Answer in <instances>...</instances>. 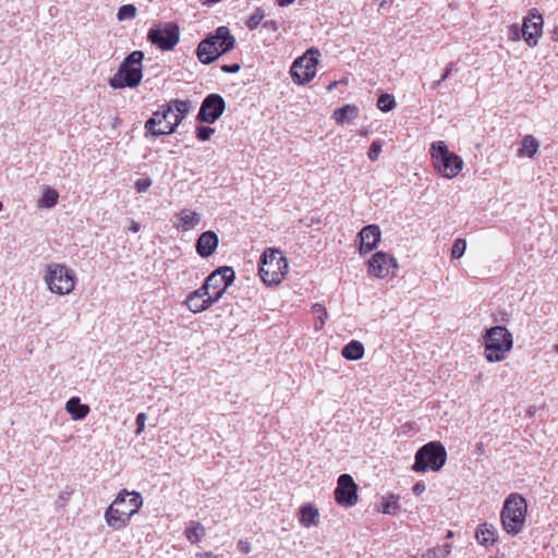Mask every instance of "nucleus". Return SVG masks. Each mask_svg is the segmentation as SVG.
Wrapping results in <instances>:
<instances>
[{"label": "nucleus", "instance_id": "1", "mask_svg": "<svg viewBox=\"0 0 558 558\" xmlns=\"http://www.w3.org/2000/svg\"><path fill=\"white\" fill-rule=\"evenodd\" d=\"M191 108V101L183 99H171L160 105L144 124L145 137L157 138L173 134L190 113Z\"/></svg>", "mask_w": 558, "mask_h": 558}, {"label": "nucleus", "instance_id": "2", "mask_svg": "<svg viewBox=\"0 0 558 558\" xmlns=\"http://www.w3.org/2000/svg\"><path fill=\"white\" fill-rule=\"evenodd\" d=\"M142 506L143 497L140 493L121 489L106 509L105 521L114 531L123 530L130 524L131 518L138 513Z\"/></svg>", "mask_w": 558, "mask_h": 558}, {"label": "nucleus", "instance_id": "3", "mask_svg": "<svg viewBox=\"0 0 558 558\" xmlns=\"http://www.w3.org/2000/svg\"><path fill=\"white\" fill-rule=\"evenodd\" d=\"M235 41V37L227 26H219L214 34L198 44L196 56L203 64H210L223 53L232 50Z\"/></svg>", "mask_w": 558, "mask_h": 558}, {"label": "nucleus", "instance_id": "4", "mask_svg": "<svg viewBox=\"0 0 558 558\" xmlns=\"http://www.w3.org/2000/svg\"><path fill=\"white\" fill-rule=\"evenodd\" d=\"M143 59L144 52L141 50L132 51L120 64L117 73L109 78V86L113 89L125 87H137L143 78Z\"/></svg>", "mask_w": 558, "mask_h": 558}, {"label": "nucleus", "instance_id": "5", "mask_svg": "<svg viewBox=\"0 0 558 558\" xmlns=\"http://www.w3.org/2000/svg\"><path fill=\"white\" fill-rule=\"evenodd\" d=\"M288 270V259L280 250L268 247L264 251L259 260L258 275L266 286L280 284Z\"/></svg>", "mask_w": 558, "mask_h": 558}, {"label": "nucleus", "instance_id": "6", "mask_svg": "<svg viewBox=\"0 0 558 558\" xmlns=\"http://www.w3.org/2000/svg\"><path fill=\"white\" fill-rule=\"evenodd\" d=\"M526 514V499L519 493L510 494L506 498L500 512V521L504 531L510 535L519 534L524 529Z\"/></svg>", "mask_w": 558, "mask_h": 558}, {"label": "nucleus", "instance_id": "7", "mask_svg": "<svg viewBox=\"0 0 558 558\" xmlns=\"http://www.w3.org/2000/svg\"><path fill=\"white\" fill-rule=\"evenodd\" d=\"M483 344L489 363L501 362L513 347V336L505 326H494L485 331Z\"/></svg>", "mask_w": 558, "mask_h": 558}, {"label": "nucleus", "instance_id": "8", "mask_svg": "<svg viewBox=\"0 0 558 558\" xmlns=\"http://www.w3.org/2000/svg\"><path fill=\"white\" fill-rule=\"evenodd\" d=\"M429 154L435 172L445 179L458 177L463 169V159L450 151L444 141L432 143Z\"/></svg>", "mask_w": 558, "mask_h": 558}, {"label": "nucleus", "instance_id": "9", "mask_svg": "<svg viewBox=\"0 0 558 558\" xmlns=\"http://www.w3.org/2000/svg\"><path fill=\"white\" fill-rule=\"evenodd\" d=\"M44 281L51 293L66 295L75 289L76 275L64 264L51 263L45 268Z\"/></svg>", "mask_w": 558, "mask_h": 558}, {"label": "nucleus", "instance_id": "10", "mask_svg": "<svg viewBox=\"0 0 558 558\" xmlns=\"http://www.w3.org/2000/svg\"><path fill=\"white\" fill-rule=\"evenodd\" d=\"M447 461V451L439 441H430L422 446L415 453L411 470L416 473L438 472Z\"/></svg>", "mask_w": 558, "mask_h": 558}, {"label": "nucleus", "instance_id": "11", "mask_svg": "<svg viewBox=\"0 0 558 558\" xmlns=\"http://www.w3.org/2000/svg\"><path fill=\"white\" fill-rule=\"evenodd\" d=\"M319 56L318 49L310 48L293 61L290 68V75L296 85H305L315 77Z\"/></svg>", "mask_w": 558, "mask_h": 558}, {"label": "nucleus", "instance_id": "12", "mask_svg": "<svg viewBox=\"0 0 558 558\" xmlns=\"http://www.w3.org/2000/svg\"><path fill=\"white\" fill-rule=\"evenodd\" d=\"M234 270L229 266H222L214 270L205 280L202 289L215 303H217L227 289L233 283Z\"/></svg>", "mask_w": 558, "mask_h": 558}, {"label": "nucleus", "instance_id": "13", "mask_svg": "<svg viewBox=\"0 0 558 558\" xmlns=\"http://www.w3.org/2000/svg\"><path fill=\"white\" fill-rule=\"evenodd\" d=\"M359 486L350 474H341L333 492L336 502L343 508H352L359 501Z\"/></svg>", "mask_w": 558, "mask_h": 558}, {"label": "nucleus", "instance_id": "14", "mask_svg": "<svg viewBox=\"0 0 558 558\" xmlns=\"http://www.w3.org/2000/svg\"><path fill=\"white\" fill-rule=\"evenodd\" d=\"M225 109V99L219 94H209L203 100L196 119L199 122L211 124L222 116Z\"/></svg>", "mask_w": 558, "mask_h": 558}, {"label": "nucleus", "instance_id": "15", "mask_svg": "<svg viewBox=\"0 0 558 558\" xmlns=\"http://www.w3.org/2000/svg\"><path fill=\"white\" fill-rule=\"evenodd\" d=\"M398 267L396 258L384 252H376L367 262V272L376 278H387Z\"/></svg>", "mask_w": 558, "mask_h": 558}, {"label": "nucleus", "instance_id": "16", "mask_svg": "<svg viewBox=\"0 0 558 558\" xmlns=\"http://www.w3.org/2000/svg\"><path fill=\"white\" fill-rule=\"evenodd\" d=\"M147 39L159 49L167 51L173 49L179 43L180 34L177 26L168 25L163 28H150Z\"/></svg>", "mask_w": 558, "mask_h": 558}, {"label": "nucleus", "instance_id": "17", "mask_svg": "<svg viewBox=\"0 0 558 558\" xmlns=\"http://www.w3.org/2000/svg\"><path fill=\"white\" fill-rule=\"evenodd\" d=\"M543 34V16L536 10L530 11L529 16L524 17L522 24V36L530 47H535L538 44Z\"/></svg>", "mask_w": 558, "mask_h": 558}, {"label": "nucleus", "instance_id": "18", "mask_svg": "<svg viewBox=\"0 0 558 558\" xmlns=\"http://www.w3.org/2000/svg\"><path fill=\"white\" fill-rule=\"evenodd\" d=\"M361 255L367 254L377 247L381 239V231L377 225H368L359 232Z\"/></svg>", "mask_w": 558, "mask_h": 558}, {"label": "nucleus", "instance_id": "19", "mask_svg": "<svg viewBox=\"0 0 558 558\" xmlns=\"http://www.w3.org/2000/svg\"><path fill=\"white\" fill-rule=\"evenodd\" d=\"M202 287L187 294L184 305L194 314L202 313L210 308L215 302L208 296Z\"/></svg>", "mask_w": 558, "mask_h": 558}, {"label": "nucleus", "instance_id": "20", "mask_svg": "<svg viewBox=\"0 0 558 558\" xmlns=\"http://www.w3.org/2000/svg\"><path fill=\"white\" fill-rule=\"evenodd\" d=\"M218 243V235L214 231H205L196 242V252L201 257H209L216 251Z\"/></svg>", "mask_w": 558, "mask_h": 558}, {"label": "nucleus", "instance_id": "21", "mask_svg": "<svg viewBox=\"0 0 558 558\" xmlns=\"http://www.w3.org/2000/svg\"><path fill=\"white\" fill-rule=\"evenodd\" d=\"M299 522L304 527L316 526L319 523V511L312 504H304L299 509Z\"/></svg>", "mask_w": 558, "mask_h": 558}, {"label": "nucleus", "instance_id": "22", "mask_svg": "<svg viewBox=\"0 0 558 558\" xmlns=\"http://www.w3.org/2000/svg\"><path fill=\"white\" fill-rule=\"evenodd\" d=\"M475 538L483 546H492L497 541V530L493 524H480L475 532Z\"/></svg>", "mask_w": 558, "mask_h": 558}, {"label": "nucleus", "instance_id": "23", "mask_svg": "<svg viewBox=\"0 0 558 558\" xmlns=\"http://www.w3.org/2000/svg\"><path fill=\"white\" fill-rule=\"evenodd\" d=\"M179 223L177 229L190 231L194 229L201 221V215L194 210L183 209L179 213Z\"/></svg>", "mask_w": 558, "mask_h": 558}, {"label": "nucleus", "instance_id": "24", "mask_svg": "<svg viewBox=\"0 0 558 558\" xmlns=\"http://www.w3.org/2000/svg\"><path fill=\"white\" fill-rule=\"evenodd\" d=\"M65 410L75 421L85 418L90 411L87 404L81 403L78 397H72L69 399L65 403Z\"/></svg>", "mask_w": 558, "mask_h": 558}, {"label": "nucleus", "instance_id": "25", "mask_svg": "<svg viewBox=\"0 0 558 558\" xmlns=\"http://www.w3.org/2000/svg\"><path fill=\"white\" fill-rule=\"evenodd\" d=\"M359 108L355 105H345L333 111L332 118L337 124H344L356 119Z\"/></svg>", "mask_w": 558, "mask_h": 558}, {"label": "nucleus", "instance_id": "26", "mask_svg": "<svg viewBox=\"0 0 558 558\" xmlns=\"http://www.w3.org/2000/svg\"><path fill=\"white\" fill-rule=\"evenodd\" d=\"M364 345L357 340H351L341 351L342 356L350 361L361 360L364 356Z\"/></svg>", "mask_w": 558, "mask_h": 558}, {"label": "nucleus", "instance_id": "27", "mask_svg": "<svg viewBox=\"0 0 558 558\" xmlns=\"http://www.w3.org/2000/svg\"><path fill=\"white\" fill-rule=\"evenodd\" d=\"M539 143L533 135H525L522 138L521 148L518 150V157L533 158L538 151Z\"/></svg>", "mask_w": 558, "mask_h": 558}, {"label": "nucleus", "instance_id": "28", "mask_svg": "<svg viewBox=\"0 0 558 558\" xmlns=\"http://www.w3.org/2000/svg\"><path fill=\"white\" fill-rule=\"evenodd\" d=\"M205 536L204 526L197 521H191L189 527L185 530V537L192 544H197Z\"/></svg>", "mask_w": 558, "mask_h": 558}, {"label": "nucleus", "instance_id": "29", "mask_svg": "<svg viewBox=\"0 0 558 558\" xmlns=\"http://www.w3.org/2000/svg\"><path fill=\"white\" fill-rule=\"evenodd\" d=\"M59 201V193L49 186H46L43 192V196L38 201V207L52 208Z\"/></svg>", "mask_w": 558, "mask_h": 558}, {"label": "nucleus", "instance_id": "30", "mask_svg": "<svg viewBox=\"0 0 558 558\" xmlns=\"http://www.w3.org/2000/svg\"><path fill=\"white\" fill-rule=\"evenodd\" d=\"M400 509L399 496L390 494L383 498L380 511L385 514H396Z\"/></svg>", "mask_w": 558, "mask_h": 558}, {"label": "nucleus", "instance_id": "31", "mask_svg": "<svg viewBox=\"0 0 558 558\" xmlns=\"http://www.w3.org/2000/svg\"><path fill=\"white\" fill-rule=\"evenodd\" d=\"M312 312L315 316L314 328L315 330H322L326 319L328 318V313L326 307L323 304L316 303L312 306Z\"/></svg>", "mask_w": 558, "mask_h": 558}, {"label": "nucleus", "instance_id": "32", "mask_svg": "<svg viewBox=\"0 0 558 558\" xmlns=\"http://www.w3.org/2000/svg\"><path fill=\"white\" fill-rule=\"evenodd\" d=\"M396 100L393 96L389 94H383L378 97L377 106L383 112H389L396 107Z\"/></svg>", "mask_w": 558, "mask_h": 558}, {"label": "nucleus", "instance_id": "33", "mask_svg": "<svg viewBox=\"0 0 558 558\" xmlns=\"http://www.w3.org/2000/svg\"><path fill=\"white\" fill-rule=\"evenodd\" d=\"M265 12L262 8H257L253 14L246 20L245 25L248 29H255L264 20Z\"/></svg>", "mask_w": 558, "mask_h": 558}, {"label": "nucleus", "instance_id": "34", "mask_svg": "<svg viewBox=\"0 0 558 558\" xmlns=\"http://www.w3.org/2000/svg\"><path fill=\"white\" fill-rule=\"evenodd\" d=\"M452 549V545L449 543H446L441 546H436L433 548H429L428 551L433 556V558H448Z\"/></svg>", "mask_w": 558, "mask_h": 558}, {"label": "nucleus", "instance_id": "35", "mask_svg": "<svg viewBox=\"0 0 558 558\" xmlns=\"http://www.w3.org/2000/svg\"><path fill=\"white\" fill-rule=\"evenodd\" d=\"M135 15H136V8L133 4H124V5L120 7V9L118 10V14H117V16L120 21L133 19V17H135Z\"/></svg>", "mask_w": 558, "mask_h": 558}, {"label": "nucleus", "instance_id": "36", "mask_svg": "<svg viewBox=\"0 0 558 558\" xmlns=\"http://www.w3.org/2000/svg\"><path fill=\"white\" fill-rule=\"evenodd\" d=\"M466 248V241L464 239H457L451 248V257L454 259L460 258Z\"/></svg>", "mask_w": 558, "mask_h": 558}, {"label": "nucleus", "instance_id": "37", "mask_svg": "<svg viewBox=\"0 0 558 558\" xmlns=\"http://www.w3.org/2000/svg\"><path fill=\"white\" fill-rule=\"evenodd\" d=\"M214 133H215V129H213L210 126L196 128V137L202 142L210 140V137Z\"/></svg>", "mask_w": 558, "mask_h": 558}, {"label": "nucleus", "instance_id": "38", "mask_svg": "<svg viewBox=\"0 0 558 558\" xmlns=\"http://www.w3.org/2000/svg\"><path fill=\"white\" fill-rule=\"evenodd\" d=\"M381 153V143L380 141H374L371 144V147L367 151V156L372 161H375L378 159L379 155Z\"/></svg>", "mask_w": 558, "mask_h": 558}, {"label": "nucleus", "instance_id": "39", "mask_svg": "<svg viewBox=\"0 0 558 558\" xmlns=\"http://www.w3.org/2000/svg\"><path fill=\"white\" fill-rule=\"evenodd\" d=\"M452 69H453V63L451 62V63H449V64L447 65V68L445 69V71H444L442 75L440 76V78H439L438 81H435V82L432 84V87H433L434 89H437V88L441 85V83H442V82H445V81L449 77V75H450V74H451V72H452Z\"/></svg>", "mask_w": 558, "mask_h": 558}, {"label": "nucleus", "instance_id": "40", "mask_svg": "<svg viewBox=\"0 0 558 558\" xmlns=\"http://www.w3.org/2000/svg\"><path fill=\"white\" fill-rule=\"evenodd\" d=\"M146 414L144 412H141L137 414L136 416V425H137V429H136V435H141L145 428V422H146Z\"/></svg>", "mask_w": 558, "mask_h": 558}, {"label": "nucleus", "instance_id": "41", "mask_svg": "<svg viewBox=\"0 0 558 558\" xmlns=\"http://www.w3.org/2000/svg\"><path fill=\"white\" fill-rule=\"evenodd\" d=\"M150 184H151V182L149 179H138L135 182V187H136L137 192L142 193V192H145L150 186Z\"/></svg>", "mask_w": 558, "mask_h": 558}, {"label": "nucleus", "instance_id": "42", "mask_svg": "<svg viewBox=\"0 0 558 558\" xmlns=\"http://www.w3.org/2000/svg\"><path fill=\"white\" fill-rule=\"evenodd\" d=\"M238 548L242 554H248L252 550V545L246 539H240L238 542Z\"/></svg>", "mask_w": 558, "mask_h": 558}, {"label": "nucleus", "instance_id": "43", "mask_svg": "<svg viewBox=\"0 0 558 558\" xmlns=\"http://www.w3.org/2000/svg\"><path fill=\"white\" fill-rule=\"evenodd\" d=\"M240 69L241 66L238 63L221 65V71L225 73H238Z\"/></svg>", "mask_w": 558, "mask_h": 558}, {"label": "nucleus", "instance_id": "44", "mask_svg": "<svg viewBox=\"0 0 558 558\" xmlns=\"http://www.w3.org/2000/svg\"><path fill=\"white\" fill-rule=\"evenodd\" d=\"M510 32H511V39L517 41L520 39L521 37V34H522V28L519 27V25L517 24H513L510 26Z\"/></svg>", "mask_w": 558, "mask_h": 558}, {"label": "nucleus", "instance_id": "45", "mask_svg": "<svg viewBox=\"0 0 558 558\" xmlns=\"http://www.w3.org/2000/svg\"><path fill=\"white\" fill-rule=\"evenodd\" d=\"M425 484L423 482H417L414 484L412 490L415 496H420L425 492Z\"/></svg>", "mask_w": 558, "mask_h": 558}, {"label": "nucleus", "instance_id": "46", "mask_svg": "<svg viewBox=\"0 0 558 558\" xmlns=\"http://www.w3.org/2000/svg\"><path fill=\"white\" fill-rule=\"evenodd\" d=\"M72 495V492H62L59 495V500L62 502V506H65V504L70 500Z\"/></svg>", "mask_w": 558, "mask_h": 558}, {"label": "nucleus", "instance_id": "47", "mask_svg": "<svg viewBox=\"0 0 558 558\" xmlns=\"http://www.w3.org/2000/svg\"><path fill=\"white\" fill-rule=\"evenodd\" d=\"M196 557L197 558H219L218 555H215L211 551L197 553Z\"/></svg>", "mask_w": 558, "mask_h": 558}, {"label": "nucleus", "instance_id": "48", "mask_svg": "<svg viewBox=\"0 0 558 558\" xmlns=\"http://www.w3.org/2000/svg\"><path fill=\"white\" fill-rule=\"evenodd\" d=\"M264 27L268 28V29H271V31H277L278 29V24L276 21H266L264 23Z\"/></svg>", "mask_w": 558, "mask_h": 558}, {"label": "nucleus", "instance_id": "49", "mask_svg": "<svg viewBox=\"0 0 558 558\" xmlns=\"http://www.w3.org/2000/svg\"><path fill=\"white\" fill-rule=\"evenodd\" d=\"M294 0H277V4L279 7H287L289 4H291Z\"/></svg>", "mask_w": 558, "mask_h": 558}, {"label": "nucleus", "instance_id": "50", "mask_svg": "<svg viewBox=\"0 0 558 558\" xmlns=\"http://www.w3.org/2000/svg\"><path fill=\"white\" fill-rule=\"evenodd\" d=\"M413 558H433V556L430 555V553L427 549L425 553H423L421 555H416Z\"/></svg>", "mask_w": 558, "mask_h": 558}, {"label": "nucleus", "instance_id": "51", "mask_svg": "<svg viewBox=\"0 0 558 558\" xmlns=\"http://www.w3.org/2000/svg\"><path fill=\"white\" fill-rule=\"evenodd\" d=\"M130 230L132 232H137L140 230V225L137 222H135V221H132Z\"/></svg>", "mask_w": 558, "mask_h": 558}, {"label": "nucleus", "instance_id": "52", "mask_svg": "<svg viewBox=\"0 0 558 558\" xmlns=\"http://www.w3.org/2000/svg\"><path fill=\"white\" fill-rule=\"evenodd\" d=\"M553 40L558 41V28H555V31L553 33Z\"/></svg>", "mask_w": 558, "mask_h": 558}, {"label": "nucleus", "instance_id": "53", "mask_svg": "<svg viewBox=\"0 0 558 558\" xmlns=\"http://www.w3.org/2000/svg\"><path fill=\"white\" fill-rule=\"evenodd\" d=\"M220 1H221V0H206V2H205V3H207V4H214V3H218V2H220Z\"/></svg>", "mask_w": 558, "mask_h": 558}, {"label": "nucleus", "instance_id": "54", "mask_svg": "<svg viewBox=\"0 0 558 558\" xmlns=\"http://www.w3.org/2000/svg\"><path fill=\"white\" fill-rule=\"evenodd\" d=\"M337 86V82L329 84L328 90H332Z\"/></svg>", "mask_w": 558, "mask_h": 558}, {"label": "nucleus", "instance_id": "55", "mask_svg": "<svg viewBox=\"0 0 558 558\" xmlns=\"http://www.w3.org/2000/svg\"><path fill=\"white\" fill-rule=\"evenodd\" d=\"M446 536H447V538L453 537V532L452 531H448Z\"/></svg>", "mask_w": 558, "mask_h": 558}, {"label": "nucleus", "instance_id": "56", "mask_svg": "<svg viewBox=\"0 0 558 558\" xmlns=\"http://www.w3.org/2000/svg\"><path fill=\"white\" fill-rule=\"evenodd\" d=\"M2 207H3V205H2V203L0 202V211L2 210Z\"/></svg>", "mask_w": 558, "mask_h": 558}, {"label": "nucleus", "instance_id": "57", "mask_svg": "<svg viewBox=\"0 0 558 558\" xmlns=\"http://www.w3.org/2000/svg\"><path fill=\"white\" fill-rule=\"evenodd\" d=\"M387 0H381V5L386 2Z\"/></svg>", "mask_w": 558, "mask_h": 558}, {"label": "nucleus", "instance_id": "58", "mask_svg": "<svg viewBox=\"0 0 558 558\" xmlns=\"http://www.w3.org/2000/svg\"><path fill=\"white\" fill-rule=\"evenodd\" d=\"M556 352H558V344L556 345Z\"/></svg>", "mask_w": 558, "mask_h": 558}]
</instances>
